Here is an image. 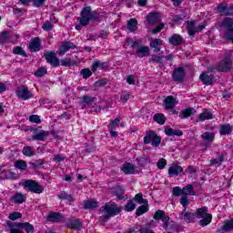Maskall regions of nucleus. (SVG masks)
Listing matches in <instances>:
<instances>
[{"instance_id": "nucleus-1", "label": "nucleus", "mask_w": 233, "mask_h": 233, "mask_svg": "<svg viewBox=\"0 0 233 233\" xmlns=\"http://www.w3.org/2000/svg\"><path fill=\"white\" fill-rule=\"evenodd\" d=\"M99 19V13L92 11V7H84L78 17L79 24L75 26L76 30H81L83 26L90 25V21H97Z\"/></svg>"}, {"instance_id": "nucleus-2", "label": "nucleus", "mask_w": 233, "mask_h": 233, "mask_svg": "<svg viewBox=\"0 0 233 233\" xmlns=\"http://www.w3.org/2000/svg\"><path fill=\"white\" fill-rule=\"evenodd\" d=\"M104 215L100 217V221L103 223H106L110 218H114V216H117L119 212H121V208H117L116 203H106L104 207L101 208Z\"/></svg>"}, {"instance_id": "nucleus-3", "label": "nucleus", "mask_w": 233, "mask_h": 233, "mask_svg": "<svg viewBox=\"0 0 233 233\" xmlns=\"http://www.w3.org/2000/svg\"><path fill=\"white\" fill-rule=\"evenodd\" d=\"M24 188H27L33 194H43L44 187L39 185L35 180L28 179L23 183Z\"/></svg>"}, {"instance_id": "nucleus-4", "label": "nucleus", "mask_w": 233, "mask_h": 233, "mask_svg": "<svg viewBox=\"0 0 233 233\" xmlns=\"http://www.w3.org/2000/svg\"><path fill=\"white\" fill-rule=\"evenodd\" d=\"M185 67H176L173 70L171 77L175 83H183L185 81Z\"/></svg>"}, {"instance_id": "nucleus-5", "label": "nucleus", "mask_w": 233, "mask_h": 233, "mask_svg": "<svg viewBox=\"0 0 233 233\" xmlns=\"http://www.w3.org/2000/svg\"><path fill=\"white\" fill-rule=\"evenodd\" d=\"M154 219H161L163 221V228L166 230L168 228V221H170V217L165 215V211L158 209L154 216Z\"/></svg>"}, {"instance_id": "nucleus-6", "label": "nucleus", "mask_w": 233, "mask_h": 233, "mask_svg": "<svg viewBox=\"0 0 233 233\" xmlns=\"http://www.w3.org/2000/svg\"><path fill=\"white\" fill-rule=\"evenodd\" d=\"M16 96H18L21 99H30V97H34L32 92L28 90V87L22 86L17 88Z\"/></svg>"}, {"instance_id": "nucleus-7", "label": "nucleus", "mask_w": 233, "mask_h": 233, "mask_svg": "<svg viewBox=\"0 0 233 233\" xmlns=\"http://www.w3.org/2000/svg\"><path fill=\"white\" fill-rule=\"evenodd\" d=\"M74 48H76V45H74V43L63 42L58 49V56H60V57H63V56H65V54H66L68 50H74Z\"/></svg>"}, {"instance_id": "nucleus-8", "label": "nucleus", "mask_w": 233, "mask_h": 233, "mask_svg": "<svg viewBox=\"0 0 233 233\" xmlns=\"http://www.w3.org/2000/svg\"><path fill=\"white\" fill-rule=\"evenodd\" d=\"M217 10L220 15H224L226 17H228V15H233V5L227 6L224 4H219Z\"/></svg>"}, {"instance_id": "nucleus-9", "label": "nucleus", "mask_w": 233, "mask_h": 233, "mask_svg": "<svg viewBox=\"0 0 233 233\" xmlns=\"http://www.w3.org/2000/svg\"><path fill=\"white\" fill-rule=\"evenodd\" d=\"M182 173H183V167L176 163L171 164L167 171L168 177H174L179 176V174H182Z\"/></svg>"}, {"instance_id": "nucleus-10", "label": "nucleus", "mask_w": 233, "mask_h": 233, "mask_svg": "<svg viewBox=\"0 0 233 233\" xmlns=\"http://www.w3.org/2000/svg\"><path fill=\"white\" fill-rule=\"evenodd\" d=\"M47 63L51 65L54 68L59 66V58H57V55L54 52L46 53L44 55Z\"/></svg>"}, {"instance_id": "nucleus-11", "label": "nucleus", "mask_w": 233, "mask_h": 233, "mask_svg": "<svg viewBox=\"0 0 233 233\" xmlns=\"http://www.w3.org/2000/svg\"><path fill=\"white\" fill-rule=\"evenodd\" d=\"M178 219H184L186 223H192V221L196 219V214L192 212H187V208H185L182 212H180Z\"/></svg>"}, {"instance_id": "nucleus-12", "label": "nucleus", "mask_w": 233, "mask_h": 233, "mask_svg": "<svg viewBox=\"0 0 233 233\" xmlns=\"http://www.w3.org/2000/svg\"><path fill=\"white\" fill-rule=\"evenodd\" d=\"M147 21L149 25H157V23H161V14L159 13H149L147 15Z\"/></svg>"}, {"instance_id": "nucleus-13", "label": "nucleus", "mask_w": 233, "mask_h": 233, "mask_svg": "<svg viewBox=\"0 0 233 233\" xmlns=\"http://www.w3.org/2000/svg\"><path fill=\"white\" fill-rule=\"evenodd\" d=\"M230 68H232V60H221L218 63V72H229Z\"/></svg>"}, {"instance_id": "nucleus-14", "label": "nucleus", "mask_w": 233, "mask_h": 233, "mask_svg": "<svg viewBox=\"0 0 233 233\" xmlns=\"http://www.w3.org/2000/svg\"><path fill=\"white\" fill-rule=\"evenodd\" d=\"M29 50L31 52H39V50H41V38H33L29 43Z\"/></svg>"}, {"instance_id": "nucleus-15", "label": "nucleus", "mask_w": 233, "mask_h": 233, "mask_svg": "<svg viewBox=\"0 0 233 233\" xmlns=\"http://www.w3.org/2000/svg\"><path fill=\"white\" fill-rule=\"evenodd\" d=\"M66 227L74 230H81L83 228V223H81L79 218L71 219L66 222Z\"/></svg>"}, {"instance_id": "nucleus-16", "label": "nucleus", "mask_w": 233, "mask_h": 233, "mask_svg": "<svg viewBox=\"0 0 233 233\" xmlns=\"http://www.w3.org/2000/svg\"><path fill=\"white\" fill-rule=\"evenodd\" d=\"M121 170L126 175L136 174V166L130 162H125L121 167Z\"/></svg>"}, {"instance_id": "nucleus-17", "label": "nucleus", "mask_w": 233, "mask_h": 233, "mask_svg": "<svg viewBox=\"0 0 233 233\" xmlns=\"http://www.w3.org/2000/svg\"><path fill=\"white\" fill-rule=\"evenodd\" d=\"M162 46H163V40L159 38L151 39L149 43L150 48H153L154 49L153 52H155L156 54H157V52H161Z\"/></svg>"}, {"instance_id": "nucleus-18", "label": "nucleus", "mask_w": 233, "mask_h": 233, "mask_svg": "<svg viewBox=\"0 0 233 233\" xmlns=\"http://www.w3.org/2000/svg\"><path fill=\"white\" fill-rule=\"evenodd\" d=\"M176 105H177V101H176L175 97L172 96L166 97L164 100V107L166 110H172Z\"/></svg>"}, {"instance_id": "nucleus-19", "label": "nucleus", "mask_w": 233, "mask_h": 233, "mask_svg": "<svg viewBox=\"0 0 233 233\" xmlns=\"http://www.w3.org/2000/svg\"><path fill=\"white\" fill-rule=\"evenodd\" d=\"M61 219H63L61 213L54 211H51L46 218V221H50L51 223H61Z\"/></svg>"}, {"instance_id": "nucleus-20", "label": "nucleus", "mask_w": 233, "mask_h": 233, "mask_svg": "<svg viewBox=\"0 0 233 233\" xmlns=\"http://www.w3.org/2000/svg\"><path fill=\"white\" fill-rule=\"evenodd\" d=\"M168 42L173 46H179L183 45V37L180 35L174 34L169 37Z\"/></svg>"}, {"instance_id": "nucleus-21", "label": "nucleus", "mask_w": 233, "mask_h": 233, "mask_svg": "<svg viewBox=\"0 0 233 233\" xmlns=\"http://www.w3.org/2000/svg\"><path fill=\"white\" fill-rule=\"evenodd\" d=\"M149 54H150V47L147 46H140L137 49V57H140V58L147 57V56H148Z\"/></svg>"}, {"instance_id": "nucleus-22", "label": "nucleus", "mask_w": 233, "mask_h": 233, "mask_svg": "<svg viewBox=\"0 0 233 233\" xmlns=\"http://www.w3.org/2000/svg\"><path fill=\"white\" fill-rule=\"evenodd\" d=\"M50 136V132L40 130L38 133L32 136L33 141H45V137H48Z\"/></svg>"}, {"instance_id": "nucleus-23", "label": "nucleus", "mask_w": 233, "mask_h": 233, "mask_svg": "<svg viewBox=\"0 0 233 233\" xmlns=\"http://www.w3.org/2000/svg\"><path fill=\"white\" fill-rule=\"evenodd\" d=\"M25 200H26V197L23 193H20V192L15 193L11 198V201H13L14 203H16L18 205L25 203Z\"/></svg>"}, {"instance_id": "nucleus-24", "label": "nucleus", "mask_w": 233, "mask_h": 233, "mask_svg": "<svg viewBox=\"0 0 233 233\" xmlns=\"http://www.w3.org/2000/svg\"><path fill=\"white\" fill-rule=\"evenodd\" d=\"M97 101V98L95 96H84L81 97V104L84 105V106H90L94 105Z\"/></svg>"}, {"instance_id": "nucleus-25", "label": "nucleus", "mask_w": 233, "mask_h": 233, "mask_svg": "<svg viewBox=\"0 0 233 233\" xmlns=\"http://www.w3.org/2000/svg\"><path fill=\"white\" fill-rule=\"evenodd\" d=\"M16 228L25 229L26 233H34V230H35L34 225L28 222H25V223L18 222L16 224Z\"/></svg>"}, {"instance_id": "nucleus-26", "label": "nucleus", "mask_w": 233, "mask_h": 233, "mask_svg": "<svg viewBox=\"0 0 233 233\" xmlns=\"http://www.w3.org/2000/svg\"><path fill=\"white\" fill-rule=\"evenodd\" d=\"M113 194L114 196H116L117 199H125V188L121 186H115L113 187Z\"/></svg>"}, {"instance_id": "nucleus-27", "label": "nucleus", "mask_w": 233, "mask_h": 233, "mask_svg": "<svg viewBox=\"0 0 233 233\" xmlns=\"http://www.w3.org/2000/svg\"><path fill=\"white\" fill-rule=\"evenodd\" d=\"M200 81L206 86L214 85V76H208L207 73L200 75Z\"/></svg>"}, {"instance_id": "nucleus-28", "label": "nucleus", "mask_w": 233, "mask_h": 233, "mask_svg": "<svg viewBox=\"0 0 233 233\" xmlns=\"http://www.w3.org/2000/svg\"><path fill=\"white\" fill-rule=\"evenodd\" d=\"M165 134L166 136H169V137H174V136L181 137L183 136V131L179 129H174L170 127H167L165 128Z\"/></svg>"}, {"instance_id": "nucleus-29", "label": "nucleus", "mask_w": 233, "mask_h": 233, "mask_svg": "<svg viewBox=\"0 0 233 233\" xmlns=\"http://www.w3.org/2000/svg\"><path fill=\"white\" fill-rule=\"evenodd\" d=\"M220 136H228L232 134V126L230 124H224L219 129Z\"/></svg>"}, {"instance_id": "nucleus-30", "label": "nucleus", "mask_w": 233, "mask_h": 233, "mask_svg": "<svg viewBox=\"0 0 233 233\" xmlns=\"http://www.w3.org/2000/svg\"><path fill=\"white\" fill-rule=\"evenodd\" d=\"M194 114H196V109L194 107H188L180 112L179 117L185 119L190 117V116H194Z\"/></svg>"}, {"instance_id": "nucleus-31", "label": "nucleus", "mask_w": 233, "mask_h": 233, "mask_svg": "<svg viewBox=\"0 0 233 233\" xmlns=\"http://www.w3.org/2000/svg\"><path fill=\"white\" fill-rule=\"evenodd\" d=\"M97 68H101L102 70H106V68H108V66L106 65V62H101L99 60H96L92 65L91 70L92 72H96Z\"/></svg>"}, {"instance_id": "nucleus-32", "label": "nucleus", "mask_w": 233, "mask_h": 233, "mask_svg": "<svg viewBox=\"0 0 233 233\" xmlns=\"http://www.w3.org/2000/svg\"><path fill=\"white\" fill-rule=\"evenodd\" d=\"M182 196H196V191H194V186L187 185L182 188Z\"/></svg>"}, {"instance_id": "nucleus-33", "label": "nucleus", "mask_w": 233, "mask_h": 233, "mask_svg": "<svg viewBox=\"0 0 233 233\" xmlns=\"http://www.w3.org/2000/svg\"><path fill=\"white\" fill-rule=\"evenodd\" d=\"M208 208L207 207L198 208L196 211L195 217L201 218H206L207 216H210V214H208Z\"/></svg>"}, {"instance_id": "nucleus-34", "label": "nucleus", "mask_w": 233, "mask_h": 233, "mask_svg": "<svg viewBox=\"0 0 233 233\" xmlns=\"http://www.w3.org/2000/svg\"><path fill=\"white\" fill-rule=\"evenodd\" d=\"M22 154H24V156H25L26 157H32L33 156H35V152L34 151V147H31V146L24 147L22 150Z\"/></svg>"}, {"instance_id": "nucleus-35", "label": "nucleus", "mask_w": 233, "mask_h": 233, "mask_svg": "<svg viewBox=\"0 0 233 233\" xmlns=\"http://www.w3.org/2000/svg\"><path fill=\"white\" fill-rule=\"evenodd\" d=\"M199 121H207L208 119H214V115L211 112L205 109L203 113L198 116Z\"/></svg>"}, {"instance_id": "nucleus-36", "label": "nucleus", "mask_w": 233, "mask_h": 233, "mask_svg": "<svg viewBox=\"0 0 233 233\" xmlns=\"http://www.w3.org/2000/svg\"><path fill=\"white\" fill-rule=\"evenodd\" d=\"M157 136L155 131H147V136L144 137V145H150Z\"/></svg>"}, {"instance_id": "nucleus-37", "label": "nucleus", "mask_w": 233, "mask_h": 233, "mask_svg": "<svg viewBox=\"0 0 233 233\" xmlns=\"http://www.w3.org/2000/svg\"><path fill=\"white\" fill-rule=\"evenodd\" d=\"M127 29L129 32H136L137 30V20L136 18H131L127 21Z\"/></svg>"}, {"instance_id": "nucleus-38", "label": "nucleus", "mask_w": 233, "mask_h": 233, "mask_svg": "<svg viewBox=\"0 0 233 233\" xmlns=\"http://www.w3.org/2000/svg\"><path fill=\"white\" fill-rule=\"evenodd\" d=\"M154 121L157 123L158 125H165L167 122V117H165V115L161 113H157L153 116Z\"/></svg>"}, {"instance_id": "nucleus-39", "label": "nucleus", "mask_w": 233, "mask_h": 233, "mask_svg": "<svg viewBox=\"0 0 233 233\" xmlns=\"http://www.w3.org/2000/svg\"><path fill=\"white\" fill-rule=\"evenodd\" d=\"M58 199H66V201H68L69 203H74V201H76V199L74 198V197L65 191L61 192L58 195Z\"/></svg>"}, {"instance_id": "nucleus-40", "label": "nucleus", "mask_w": 233, "mask_h": 233, "mask_svg": "<svg viewBox=\"0 0 233 233\" xmlns=\"http://www.w3.org/2000/svg\"><path fill=\"white\" fill-rule=\"evenodd\" d=\"M196 21L187 22L188 35H196Z\"/></svg>"}, {"instance_id": "nucleus-41", "label": "nucleus", "mask_w": 233, "mask_h": 233, "mask_svg": "<svg viewBox=\"0 0 233 233\" xmlns=\"http://www.w3.org/2000/svg\"><path fill=\"white\" fill-rule=\"evenodd\" d=\"M201 137L204 141H209L210 143H212V141H214V139L216 138V134L212 132H205L201 135Z\"/></svg>"}, {"instance_id": "nucleus-42", "label": "nucleus", "mask_w": 233, "mask_h": 233, "mask_svg": "<svg viewBox=\"0 0 233 233\" xmlns=\"http://www.w3.org/2000/svg\"><path fill=\"white\" fill-rule=\"evenodd\" d=\"M165 56L162 55H152L149 59V63H157L158 65H163V59Z\"/></svg>"}, {"instance_id": "nucleus-43", "label": "nucleus", "mask_w": 233, "mask_h": 233, "mask_svg": "<svg viewBox=\"0 0 233 233\" xmlns=\"http://www.w3.org/2000/svg\"><path fill=\"white\" fill-rule=\"evenodd\" d=\"M134 200L138 205H148V200L143 198V194L138 193L135 196Z\"/></svg>"}, {"instance_id": "nucleus-44", "label": "nucleus", "mask_w": 233, "mask_h": 233, "mask_svg": "<svg viewBox=\"0 0 233 233\" xmlns=\"http://www.w3.org/2000/svg\"><path fill=\"white\" fill-rule=\"evenodd\" d=\"M59 64L61 65V66L70 67L76 65V61L71 60L70 58H64L59 61Z\"/></svg>"}, {"instance_id": "nucleus-45", "label": "nucleus", "mask_w": 233, "mask_h": 233, "mask_svg": "<svg viewBox=\"0 0 233 233\" xmlns=\"http://www.w3.org/2000/svg\"><path fill=\"white\" fill-rule=\"evenodd\" d=\"M211 221H212V215H208L207 217L201 218V220H199V225L201 227H207V225H210Z\"/></svg>"}, {"instance_id": "nucleus-46", "label": "nucleus", "mask_w": 233, "mask_h": 233, "mask_svg": "<svg viewBox=\"0 0 233 233\" xmlns=\"http://www.w3.org/2000/svg\"><path fill=\"white\" fill-rule=\"evenodd\" d=\"M222 230L224 232H231V230H233V221L231 219L226 221L222 226Z\"/></svg>"}, {"instance_id": "nucleus-47", "label": "nucleus", "mask_w": 233, "mask_h": 233, "mask_svg": "<svg viewBox=\"0 0 233 233\" xmlns=\"http://www.w3.org/2000/svg\"><path fill=\"white\" fill-rule=\"evenodd\" d=\"M223 161H225V156L220 155L218 158L211 159L210 164L215 165L217 167H220V165L223 164Z\"/></svg>"}, {"instance_id": "nucleus-48", "label": "nucleus", "mask_w": 233, "mask_h": 233, "mask_svg": "<svg viewBox=\"0 0 233 233\" xmlns=\"http://www.w3.org/2000/svg\"><path fill=\"white\" fill-rule=\"evenodd\" d=\"M119 123H121V120L119 118H116L115 120H111L108 128L109 130H116V128L119 127Z\"/></svg>"}, {"instance_id": "nucleus-49", "label": "nucleus", "mask_w": 233, "mask_h": 233, "mask_svg": "<svg viewBox=\"0 0 233 233\" xmlns=\"http://www.w3.org/2000/svg\"><path fill=\"white\" fill-rule=\"evenodd\" d=\"M13 54H15L16 56H22L23 57H28V55H26V52H25L21 46L15 47Z\"/></svg>"}, {"instance_id": "nucleus-50", "label": "nucleus", "mask_w": 233, "mask_h": 233, "mask_svg": "<svg viewBox=\"0 0 233 233\" xmlns=\"http://www.w3.org/2000/svg\"><path fill=\"white\" fill-rule=\"evenodd\" d=\"M125 210L126 212H132L133 210H136V203H134V200H128L125 206Z\"/></svg>"}, {"instance_id": "nucleus-51", "label": "nucleus", "mask_w": 233, "mask_h": 233, "mask_svg": "<svg viewBox=\"0 0 233 233\" xmlns=\"http://www.w3.org/2000/svg\"><path fill=\"white\" fill-rule=\"evenodd\" d=\"M8 39H10V33H8L7 31H4L0 35V45L6 43V41H8Z\"/></svg>"}, {"instance_id": "nucleus-52", "label": "nucleus", "mask_w": 233, "mask_h": 233, "mask_svg": "<svg viewBox=\"0 0 233 233\" xmlns=\"http://www.w3.org/2000/svg\"><path fill=\"white\" fill-rule=\"evenodd\" d=\"M137 230L140 233H156L150 228L147 226H137Z\"/></svg>"}, {"instance_id": "nucleus-53", "label": "nucleus", "mask_w": 233, "mask_h": 233, "mask_svg": "<svg viewBox=\"0 0 233 233\" xmlns=\"http://www.w3.org/2000/svg\"><path fill=\"white\" fill-rule=\"evenodd\" d=\"M84 208H97V202L96 200H87L85 202Z\"/></svg>"}, {"instance_id": "nucleus-54", "label": "nucleus", "mask_w": 233, "mask_h": 233, "mask_svg": "<svg viewBox=\"0 0 233 233\" xmlns=\"http://www.w3.org/2000/svg\"><path fill=\"white\" fill-rule=\"evenodd\" d=\"M145 205L146 204H144L137 208L136 216H143V214H145L146 212H148V208Z\"/></svg>"}, {"instance_id": "nucleus-55", "label": "nucleus", "mask_w": 233, "mask_h": 233, "mask_svg": "<svg viewBox=\"0 0 233 233\" xmlns=\"http://www.w3.org/2000/svg\"><path fill=\"white\" fill-rule=\"evenodd\" d=\"M46 74H47L46 67H39L35 72V77H43V76H46Z\"/></svg>"}, {"instance_id": "nucleus-56", "label": "nucleus", "mask_w": 233, "mask_h": 233, "mask_svg": "<svg viewBox=\"0 0 233 233\" xmlns=\"http://www.w3.org/2000/svg\"><path fill=\"white\" fill-rule=\"evenodd\" d=\"M42 28H43V30H45V32H50V31L54 30V25L50 21H46L43 24Z\"/></svg>"}, {"instance_id": "nucleus-57", "label": "nucleus", "mask_w": 233, "mask_h": 233, "mask_svg": "<svg viewBox=\"0 0 233 233\" xmlns=\"http://www.w3.org/2000/svg\"><path fill=\"white\" fill-rule=\"evenodd\" d=\"M15 167L19 170H26V162L24 160H18L15 163Z\"/></svg>"}, {"instance_id": "nucleus-58", "label": "nucleus", "mask_w": 233, "mask_h": 233, "mask_svg": "<svg viewBox=\"0 0 233 233\" xmlns=\"http://www.w3.org/2000/svg\"><path fill=\"white\" fill-rule=\"evenodd\" d=\"M80 76L83 79H88L92 76V72L88 68H84L80 71Z\"/></svg>"}, {"instance_id": "nucleus-59", "label": "nucleus", "mask_w": 233, "mask_h": 233, "mask_svg": "<svg viewBox=\"0 0 233 233\" xmlns=\"http://www.w3.org/2000/svg\"><path fill=\"white\" fill-rule=\"evenodd\" d=\"M172 196H174L175 198H179V196H183V189L179 187H173Z\"/></svg>"}, {"instance_id": "nucleus-60", "label": "nucleus", "mask_w": 233, "mask_h": 233, "mask_svg": "<svg viewBox=\"0 0 233 233\" xmlns=\"http://www.w3.org/2000/svg\"><path fill=\"white\" fill-rule=\"evenodd\" d=\"M130 99V93L128 91L122 92L120 96V100L122 103H127Z\"/></svg>"}, {"instance_id": "nucleus-61", "label": "nucleus", "mask_w": 233, "mask_h": 233, "mask_svg": "<svg viewBox=\"0 0 233 233\" xmlns=\"http://www.w3.org/2000/svg\"><path fill=\"white\" fill-rule=\"evenodd\" d=\"M186 17L187 14L183 13L181 15H175L172 20L174 23H179V21H183Z\"/></svg>"}, {"instance_id": "nucleus-62", "label": "nucleus", "mask_w": 233, "mask_h": 233, "mask_svg": "<svg viewBox=\"0 0 233 233\" xmlns=\"http://www.w3.org/2000/svg\"><path fill=\"white\" fill-rule=\"evenodd\" d=\"M21 218H23V214H21L20 212H13L9 215V219H11V221H15V219H21Z\"/></svg>"}, {"instance_id": "nucleus-63", "label": "nucleus", "mask_w": 233, "mask_h": 233, "mask_svg": "<svg viewBox=\"0 0 233 233\" xmlns=\"http://www.w3.org/2000/svg\"><path fill=\"white\" fill-rule=\"evenodd\" d=\"M152 147H159L161 145V137L155 135L153 141H151Z\"/></svg>"}, {"instance_id": "nucleus-64", "label": "nucleus", "mask_w": 233, "mask_h": 233, "mask_svg": "<svg viewBox=\"0 0 233 233\" xmlns=\"http://www.w3.org/2000/svg\"><path fill=\"white\" fill-rule=\"evenodd\" d=\"M157 167L159 170H163V168L167 167V160L165 158H160L157 163Z\"/></svg>"}]
</instances>
